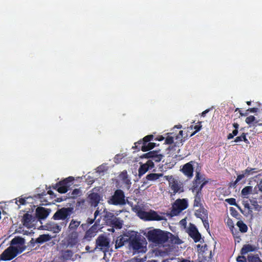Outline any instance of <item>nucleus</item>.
<instances>
[{
	"mask_svg": "<svg viewBox=\"0 0 262 262\" xmlns=\"http://www.w3.org/2000/svg\"><path fill=\"white\" fill-rule=\"evenodd\" d=\"M100 210V217L98 219L102 220V223L100 225L103 227V225L109 226L111 227L115 228L116 229H121L123 225V221L120 220L119 217H117L112 213L104 208L103 211Z\"/></svg>",
	"mask_w": 262,
	"mask_h": 262,
	"instance_id": "obj_1",
	"label": "nucleus"
},
{
	"mask_svg": "<svg viewBox=\"0 0 262 262\" xmlns=\"http://www.w3.org/2000/svg\"><path fill=\"white\" fill-rule=\"evenodd\" d=\"M167 232L160 229H154L147 231L145 236L149 242L156 245H162L168 240Z\"/></svg>",
	"mask_w": 262,
	"mask_h": 262,
	"instance_id": "obj_2",
	"label": "nucleus"
},
{
	"mask_svg": "<svg viewBox=\"0 0 262 262\" xmlns=\"http://www.w3.org/2000/svg\"><path fill=\"white\" fill-rule=\"evenodd\" d=\"M72 211L73 208L71 207H63L57 210L53 215V219L55 220H65L61 225L66 226Z\"/></svg>",
	"mask_w": 262,
	"mask_h": 262,
	"instance_id": "obj_3",
	"label": "nucleus"
},
{
	"mask_svg": "<svg viewBox=\"0 0 262 262\" xmlns=\"http://www.w3.org/2000/svg\"><path fill=\"white\" fill-rule=\"evenodd\" d=\"M188 204L186 199H178L172 205L171 210L170 211V215L171 216L178 215L182 211L188 207Z\"/></svg>",
	"mask_w": 262,
	"mask_h": 262,
	"instance_id": "obj_4",
	"label": "nucleus"
},
{
	"mask_svg": "<svg viewBox=\"0 0 262 262\" xmlns=\"http://www.w3.org/2000/svg\"><path fill=\"white\" fill-rule=\"evenodd\" d=\"M108 203L114 205H124L126 204L124 193L121 189H117L108 201Z\"/></svg>",
	"mask_w": 262,
	"mask_h": 262,
	"instance_id": "obj_5",
	"label": "nucleus"
},
{
	"mask_svg": "<svg viewBox=\"0 0 262 262\" xmlns=\"http://www.w3.org/2000/svg\"><path fill=\"white\" fill-rule=\"evenodd\" d=\"M74 180L72 177H69L68 178L60 181L56 183L53 188L57 189V190L60 193H64L68 190V188L71 186L70 183Z\"/></svg>",
	"mask_w": 262,
	"mask_h": 262,
	"instance_id": "obj_6",
	"label": "nucleus"
},
{
	"mask_svg": "<svg viewBox=\"0 0 262 262\" xmlns=\"http://www.w3.org/2000/svg\"><path fill=\"white\" fill-rule=\"evenodd\" d=\"M129 246L135 251H139L142 248L140 237L135 231L130 232Z\"/></svg>",
	"mask_w": 262,
	"mask_h": 262,
	"instance_id": "obj_7",
	"label": "nucleus"
},
{
	"mask_svg": "<svg viewBox=\"0 0 262 262\" xmlns=\"http://www.w3.org/2000/svg\"><path fill=\"white\" fill-rule=\"evenodd\" d=\"M18 253V249L17 247L10 246L0 255V260H11L16 256Z\"/></svg>",
	"mask_w": 262,
	"mask_h": 262,
	"instance_id": "obj_8",
	"label": "nucleus"
},
{
	"mask_svg": "<svg viewBox=\"0 0 262 262\" xmlns=\"http://www.w3.org/2000/svg\"><path fill=\"white\" fill-rule=\"evenodd\" d=\"M144 221H160L165 220L164 216L160 215L157 212L150 210L149 211H144L141 218Z\"/></svg>",
	"mask_w": 262,
	"mask_h": 262,
	"instance_id": "obj_9",
	"label": "nucleus"
},
{
	"mask_svg": "<svg viewBox=\"0 0 262 262\" xmlns=\"http://www.w3.org/2000/svg\"><path fill=\"white\" fill-rule=\"evenodd\" d=\"M187 232L189 236L193 239L195 243L199 242L201 243L204 242V239L202 238L201 233L194 224H190Z\"/></svg>",
	"mask_w": 262,
	"mask_h": 262,
	"instance_id": "obj_10",
	"label": "nucleus"
},
{
	"mask_svg": "<svg viewBox=\"0 0 262 262\" xmlns=\"http://www.w3.org/2000/svg\"><path fill=\"white\" fill-rule=\"evenodd\" d=\"M102 228V227L100 225V219H98L96 220L94 224L86 231L84 238L90 240L94 237L98 231Z\"/></svg>",
	"mask_w": 262,
	"mask_h": 262,
	"instance_id": "obj_11",
	"label": "nucleus"
},
{
	"mask_svg": "<svg viewBox=\"0 0 262 262\" xmlns=\"http://www.w3.org/2000/svg\"><path fill=\"white\" fill-rule=\"evenodd\" d=\"M96 248L101 250L106 251L109 248L110 242L108 238L104 235H100L96 240Z\"/></svg>",
	"mask_w": 262,
	"mask_h": 262,
	"instance_id": "obj_12",
	"label": "nucleus"
},
{
	"mask_svg": "<svg viewBox=\"0 0 262 262\" xmlns=\"http://www.w3.org/2000/svg\"><path fill=\"white\" fill-rule=\"evenodd\" d=\"M163 157L162 154L159 153V150H152L143 154L141 156V158L150 159L155 162H159L161 161Z\"/></svg>",
	"mask_w": 262,
	"mask_h": 262,
	"instance_id": "obj_13",
	"label": "nucleus"
},
{
	"mask_svg": "<svg viewBox=\"0 0 262 262\" xmlns=\"http://www.w3.org/2000/svg\"><path fill=\"white\" fill-rule=\"evenodd\" d=\"M194 163V161H191L185 164L181 169L183 173L189 179H191L193 176V164Z\"/></svg>",
	"mask_w": 262,
	"mask_h": 262,
	"instance_id": "obj_14",
	"label": "nucleus"
},
{
	"mask_svg": "<svg viewBox=\"0 0 262 262\" xmlns=\"http://www.w3.org/2000/svg\"><path fill=\"white\" fill-rule=\"evenodd\" d=\"M67 246L72 248L78 242V234L76 231L71 232L66 238Z\"/></svg>",
	"mask_w": 262,
	"mask_h": 262,
	"instance_id": "obj_15",
	"label": "nucleus"
},
{
	"mask_svg": "<svg viewBox=\"0 0 262 262\" xmlns=\"http://www.w3.org/2000/svg\"><path fill=\"white\" fill-rule=\"evenodd\" d=\"M130 232L123 234L117 237L115 242V248L118 249L122 247L126 243L129 242Z\"/></svg>",
	"mask_w": 262,
	"mask_h": 262,
	"instance_id": "obj_16",
	"label": "nucleus"
},
{
	"mask_svg": "<svg viewBox=\"0 0 262 262\" xmlns=\"http://www.w3.org/2000/svg\"><path fill=\"white\" fill-rule=\"evenodd\" d=\"M88 198L91 206L96 207L101 200V196L97 193L93 192L88 195Z\"/></svg>",
	"mask_w": 262,
	"mask_h": 262,
	"instance_id": "obj_17",
	"label": "nucleus"
},
{
	"mask_svg": "<svg viewBox=\"0 0 262 262\" xmlns=\"http://www.w3.org/2000/svg\"><path fill=\"white\" fill-rule=\"evenodd\" d=\"M204 180V176L202 175L200 171H196V175L195 179L193 181V185L191 188L192 192H194L195 191H196L198 188V186L199 187L200 184L201 183V181H203Z\"/></svg>",
	"mask_w": 262,
	"mask_h": 262,
	"instance_id": "obj_18",
	"label": "nucleus"
},
{
	"mask_svg": "<svg viewBox=\"0 0 262 262\" xmlns=\"http://www.w3.org/2000/svg\"><path fill=\"white\" fill-rule=\"evenodd\" d=\"M49 209L43 207H38L36 210V216L39 219H45L49 214Z\"/></svg>",
	"mask_w": 262,
	"mask_h": 262,
	"instance_id": "obj_19",
	"label": "nucleus"
},
{
	"mask_svg": "<svg viewBox=\"0 0 262 262\" xmlns=\"http://www.w3.org/2000/svg\"><path fill=\"white\" fill-rule=\"evenodd\" d=\"M120 179L122 181L123 183L125 184L127 188H129L132 184L130 179L128 178L127 171L126 170L122 171L119 176Z\"/></svg>",
	"mask_w": 262,
	"mask_h": 262,
	"instance_id": "obj_20",
	"label": "nucleus"
},
{
	"mask_svg": "<svg viewBox=\"0 0 262 262\" xmlns=\"http://www.w3.org/2000/svg\"><path fill=\"white\" fill-rule=\"evenodd\" d=\"M32 220V215L27 213H25L21 219V223L23 225L28 228H30L31 227V222Z\"/></svg>",
	"mask_w": 262,
	"mask_h": 262,
	"instance_id": "obj_21",
	"label": "nucleus"
},
{
	"mask_svg": "<svg viewBox=\"0 0 262 262\" xmlns=\"http://www.w3.org/2000/svg\"><path fill=\"white\" fill-rule=\"evenodd\" d=\"M194 215L196 217L201 219V220L208 218L207 211L203 207L196 210L194 213Z\"/></svg>",
	"mask_w": 262,
	"mask_h": 262,
	"instance_id": "obj_22",
	"label": "nucleus"
},
{
	"mask_svg": "<svg viewBox=\"0 0 262 262\" xmlns=\"http://www.w3.org/2000/svg\"><path fill=\"white\" fill-rule=\"evenodd\" d=\"M166 233H168L167 236H168V239H169V242L172 244L180 245L182 243V240L180 239L178 236H174L169 232H167Z\"/></svg>",
	"mask_w": 262,
	"mask_h": 262,
	"instance_id": "obj_23",
	"label": "nucleus"
},
{
	"mask_svg": "<svg viewBox=\"0 0 262 262\" xmlns=\"http://www.w3.org/2000/svg\"><path fill=\"white\" fill-rule=\"evenodd\" d=\"M73 255V252L71 250H63L61 252V258L64 260H70Z\"/></svg>",
	"mask_w": 262,
	"mask_h": 262,
	"instance_id": "obj_24",
	"label": "nucleus"
},
{
	"mask_svg": "<svg viewBox=\"0 0 262 262\" xmlns=\"http://www.w3.org/2000/svg\"><path fill=\"white\" fill-rule=\"evenodd\" d=\"M163 176V174L162 173H151L150 174H147L146 176V180L147 182L148 181H154L157 180L160 178H161Z\"/></svg>",
	"mask_w": 262,
	"mask_h": 262,
	"instance_id": "obj_25",
	"label": "nucleus"
},
{
	"mask_svg": "<svg viewBox=\"0 0 262 262\" xmlns=\"http://www.w3.org/2000/svg\"><path fill=\"white\" fill-rule=\"evenodd\" d=\"M255 250V248L253 246L250 244L245 245L241 250V253L242 255H244L249 252L254 251Z\"/></svg>",
	"mask_w": 262,
	"mask_h": 262,
	"instance_id": "obj_26",
	"label": "nucleus"
},
{
	"mask_svg": "<svg viewBox=\"0 0 262 262\" xmlns=\"http://www.w3.org/2000/svg\"><path fill=\"white\" fill-rule=\"evenodd\" d=\"M51 239V237L49 234L40 235L36 239V243L38 244H42L44 242L49 241Z\"/></svg>",
	"mask_w": 262,
	"mask_h": 262,
	"instance_id": "obj_27",
	"label": "nucleus"
},
{
	"mask_svg": "<svg viewBox=\"0 0 262 262\" xmlns=\"http://www.w3.org/2000/svg\"><path fill=\"white\" fill-rule=\"evenodd\" d=\"M196 194L194 196V200L193 203L194 207H201L202 206V193L195 192Z\"/></svg>",
	"mask_w": 262,
	"mask_h": 262,
	"instance_id": "obj_28",
	"label": "nucleus"
},
{
	"mask_svg": "<svg viewBox=\"0 0 262 262\" xmlns=\"http://www.w3.org/2000/svg\"><path fill=\"white\" fill-rule=\"evenodd\" d=\"M133 210L136 213L138 217H139L141 219L143 215L144 212V210H143L142 207H141L139 205H136L133 207Z\"/></svg>",
	"mask_w": 262,
	"mask_h": 262,
	"instance_id": "obj_29",
	"label": "nucleus"
},
{
	"mask_svg": "<svg viewBox=\"0 0 262 262\" xmlns=\"http://www.w3.org/2000/svg\"><path fill=\"white\" fill-rule=\"evenodd\" d=\"M239 231L242 233H245L248 230L247 226L242 221H238L236 223Z\"/></svg>",
	"mask_w": 262,
	"mask_h": 262,
	"instance_id": "obj_30",
	"label": "nucleus"
},
{
	"mask_svg": "<svg viewBox=\"0 0 262 262\" xmlns=\"http://www.w3.org/2000/svg\"><path fill=\"white\" fill-rule=\"evenodd\" d=\"M24 239L20 237H19V236H17V237H15L14 238H13L11 241V246H13L14 245H23L24 244Z\"/></svg>",
	"mask_w": 262,
	"mask_h": 262,
	"instance_id": "obj_31",
	"label": "nucleus"
},
{
	"mask_svg": "<svg viewBox=\"0 0 262 262\" xmlns=\"http://www.w3.org/2000/svg\"><path fill=\"white\" fill-rule=\"evenodd\" d=\"M80 222L75 221L73 219L70 223L69 229L70 230H73V231H75V230L77 229L78 226L80 225Z\"/></svg>",
	"mask_w": 262,
	"mask_h": 262,
	"instance_id": "obj_32",
	"label": "nucleus"
},
{
	"mask_svg": "<svg viewBox=\"0 0 262 262\" xmlns=\"http://www.w3.org/2000/svg\"><path fill=\"white\" fill-rule=\"evenodd\" d=\"M156 146V143L149 142L145 145H142L141 149L143 151H147L154 148Z\"/></svg>",
	"mask_w": 262,
	"mask_h": 262,
	"instance_id": "obj_33",
	"label": "nucleus"
},
{
	"mask_svg": "<svg viewBox=\"0 0 262 262\" xmlns=\"http://www.w3.org/2000/svg\"><path fill=\"white\" fill-rule=\"evenodd\" d=\"M99 214L100 210H99V208H97V209L94 212V219L88 218L86 220V223L89 225L92 224L93 223L96 222V220H98L97 217L98 215H99Z\"/></svg>",
	"mask_w": 262,
	"mask_h": 262,
	"instance_id": "obj_34",
	"label": "nucleus"
},
{
	"mask_svg": "<svg viewBox=\"0 0 262 262\" xmlns=\"http://www.w3.org/2000/svg\"><path fill=\"white\" fill-rule=\"evenodd\" d=\"M252 191V187L251 186H248L245 187L241 191V194L243 196L245 197L248 194H250Z\"/></svg>",
	"mask_w": 262,
	"mask_h": 262,
	"instance_id": "obj_35",
	"label": "nucleus"
},
{
	"mask_svg": "<svg viewBox=\"0 0 262 262\" xmlns=\"http://www.w3.org/2000/svg\"><path fill=\"white\" fill-rule=\"evenodd\" d=\"M183 131L180 130L178 135L176 136L175 139L177 140L174 143V146H179V144L182 143Z\"/></svg>",
	"mask_w": 262,
	"mask_h": 262,
	"instance_id": "obj_36",
	"label": "nucleus"
},
{
	"mask_svg": "<svg viewBox=\"0 0 262 262\" xmlns=\"http://www.w3.org/2000/svg\"><path fill=\"white\" fill-rule=\"evenodd\" d=\"M148 169V167L146 166V165H145L144 164L141 165L138 170L139 176L141 177L142 176L145 174Z\"/></svg>",
	"mask_w": 262,
	"mask_h": 262,
	"instance_id": "obj_37",
	"label": "nucleus"
},
{
	"mask_svg": "<svg viewBox=\"0 0 262 262\" xmlns=\"http://www.w3.org/2000/svg\"><path fill=\"white\" fill-rule=\"evenodd\" d=\"M170 189L173 191L172 193L174 195L180 190V187L177 182L174 181L170 185Z\"/></svg>",
	"mask_w": 262,
	"mask_h": 262,
	"instance_id": "obj_38",
	"label": "nucleus"
},
{
	"mask_svg": "<svg viewBox=\"0 0 262 262\" xmlns=\"http://www.w3.org/2000/svg\"><path fill=\"white\" fill-rule=\"evenodd\" d=\"M255 169L256 168L248 167L245 170L242 171V173H244L246 177H248L256 172Z\"/></svg>",
	"mask_w": 262,
	"mask_h": 262,
	"instance_id": "obj_39",
	"label": "nucleus"
},
{
	"mask_svg": "<svg viewBox=\"0 0 262 262\" xmlns=\"http://www.w3.org/2000/svg\"><path fill=\"white\" fill-rule=\"evenodd\" d=\"M248 262H262L261 259L257 255H252L248 256Z\"/></svg>",
	"mask_w": 262,
	"mask_h": 262,
	"instance_id": "obj_40",
	"label": "nucleus"
},
{
	"mask_svg": "<svg viewBox=\"0 0 262 262\" xmlns=\"http://www.w3.org/2000/svg\"><path fill=\"white\" fill-rule=\"evenodd\" d=\"M198 123H199V125H195L194 126H193L192 125H191L190 126V128H191V129L194 128L195 130L193 133H192L190 135V137H192V136L195 135L198 132H199V130H201V129L202 128V125H201V122H199Z\"/></svg>",
	"mask_w": 262,
	"mask_h": 262,
	"instance_id": "obj_41",
	"label": "nucleus"
},
{
	"mask_svg": "<svg viewBox=\"0 0 262 262\" xmlns=\"http://www.w3.org/2000/svg\"><path fill=\"white\" fill-rule=\"evenodd\" d=\"M227 225L233 234V229H234V224L232 219L228 218L227 221Z\"/></svg>",
	"mask_w": 262,
	"mask_h": 262,
	"instance_id": "obj_42",
	"label": "nucleus"
},
{
	"mask_svg": "<svg viewBox=\"0 0 262 262\" xmlns=\"http://www.w3.org/2000/svg\"><path fill=\"white\" fill-rule=\"evenodd\" d=\"M80 193H81V191L79 190V189H75L72 191L71 195V196H69V198L74 199V198H76L77 196H78V195H79Z\"/></svg>",
	"mask_w": 262,
	"mask_h": 262,
	"instance_id": "obj_43",
	"label": "nucleus"
},
{
	"mask_svg": "<svg viewBox=\"0 0 262 262\" xmlns=\"http://www.w3.org/2000/svg\"><path fill=\"white\" fill-rule=\"evenodd\" d=\"M225 202L228 203L229 204H230L231 205L235 206L238 207L237 204L236 203V200L234 198L226 199L225 200Z\"/></svg>",
	"mask_w": 262,
	"mask_h": 262,
	"instance_id": "obj_44",
	"label": "nucleus"
},
{
	"mask_svg": "<svg viewBox=\"0 0 262 262\" xmlns=\"http://www.w3.org/2000/svg\"><path fill=\"white\" fill-rule=\"evenodd\" d=\"M256 120V118L254 116L251 115L246 118L245 120V122L248 124H251L252 123L254 122Z\"/></svg>",
	"mask_w": 262,
	"mask_h": 262,
	"instance_id": "obj_45",
	"label": "nucleus"
},
{
	"mask_svg": "<svg viewBox=\"0 0 262 262\" xmlns=\"http://www.w3.org/2000/svg\"><path fill=\"white\" fill-rule=\"evenodd\" d=\"M146 145V144L144 142V141L142 139V140H140L137 142L135 143V146L134 147L140 149H141V147L142 146V145Z\"/></svg>",
	"mask_w": 262,
	"mask_h": 262,
	"instance_id": "obj_46",
	"label": "nucleus"
},
{
	"mask_svg": "<svg viewBox=\"0 0 262 262\" xmlns=\"http://www.w3.org/2000/svg\"><path fill=\"white\" fill-rule=\"evenodd\" d=\"M154 138V136L152 135H149L146 136L143 138V140L144 141V142L145 144L149 143V141L152 140Z\"/></svg>",
	"mask_w": 262,
	"mask_h": 262,
	"instance_id": "obj_47",
	"label": "nucleus"
},
{
	"mask_svg": "<svg viewBox=\"0 0 262 262\" xmlns=\"http://www.w3.org/2000/svg\"><path fill=\"white\" fill-rule=\"evenodd\" d=\"M61 227L57 224L53 225L52 228V230L54 232V233H56L59 232L61 231Z\"/></svg>",
	"mask_w": 262,
	"mask_h": 262,
	"instance_id": "obj_48",
	"label": "nucleus"
},
{
	"mask_svg": "<svg viewBox=\"0 0 262 262\" xmlns=\"http://www.w3.org/2000/svg\"><path fill=\"white\" fill-rule=\"evenodd\" d=\"M165 143L166 144H172L173 143H174V142H173V137L169 136H167L166 138V139H165Z\"/></svg>",
	"mask_w": 262,
	"mask_h": 262,
	"instance_id": "obj_49",
	"label": "nucleus"
},
{
	"mask_svg": "<svg viewBox=\"0 0 262 262\" xmlns=\"http://www.w3.org/2000/svg\"><path fill=\"white\" fill-rule=\"evenodd\" d=\"M144 164L148 167V169H151L155 166L153 161L150 159L148 160Z\"/></svg>",
	"mask_w": 262,
	"mask_h": 262,
	"instance_id": "obj_50",
	"label": "nucleus"
},
{
	"mask_svg": "<svg viewBox=\"0 0 262 262\" xmlns=\"http://www.w3.org/2000/svg\"><path fill=\"white\" fill-rule=\"evenodd\" d=\"M197 248L200 250L201 252H205L207 250V245L206 244L204 245L199 244L197 245Z\"/></svg>",
	"mask_w": 262,
	"mask_h": 262,
	"instance_id": "obj_51",
	"label": "nucleus"
},
{
	"mask_svg": "<svg viewBox=\"0 0 262 262\" xmlns=\"http://www.w3.org/2000/svg\"><path fill=\"white\" fill-rule=\"evenodd\" d=\"M204 227L206 228V229L208 231L209 229V224L208 223V218L206 219H203L202 220Z\"/></svg>",
	"mask_w": 262,
	"mask_h": 262,
	"instance_id": "obj_52",
	"label": "nucleus"
},
{
	"mask_svg": "<svg viewBox=\"0 0 262 262\" xmlns=\"http://www.w3.org/2000/svg\"><path fill=\"white\" fill-rule=\"evenodd\" d=\"M236 260L237 262H247L246 258L243 255L238 256Z\"/></svg>",
	"mask_w": 262,
	"mask_h": 262,
	"instance_id": "obj_53",
	"label": "nucleus"
},
{
	"mask_svg": "<svg viewBox=\"0 0 262 262\" xmlns=\"http://www.w3.org/2000/svg\"><path fill=\"white\" fill-rule=\"evenodd\" d=\"M26 199L27 198H19L18 202L19 203L20 205H25L27 204ZM17 201L16 202V204H17Z\"/></svg>",
	"mask_w": 262,
	"mask_h": 262,
	"instance_id": "obj_54",
	"label": "nucleus"
},
{
	"mask_svg": "<svg viewBox=\"0 0 262 262\" xmlns=\"http://www.w3.org/2000/svg\"><path fill=\"white\" fill-rule=\"evenodd\" d=\"M243 133L241 135V136L236 137L234 142H238L239 141H243Z\"/></svg>",
	"mask_w": 262,
	"mask_h": 262,
	"instance_id": "obj_55",
	"label": "nucleus"
},
{
	"mask_svg": "<svg viewBox=\"0 0 262 262\" xmlns=\"http://www.w3.org/2000/svg\"><path fill=\"white\" fill-rule=\"evenodd\" d=\"M246 176L244 173H242V174H240L237 176L236 178V182H239L240 180H241L242 179L245 178Z\"/></svg>",
	"mask_w": 262,
	"mask_h": 262,
	"instance_id": "obj_56",
	"label": "nucleus"
},
{
	"mask_svg": "<svg viewBox=\"0 0 262 262\" xmlns=\"http://www.w3.org/2000/svg\"><path fill=\"white\" fill-rule=\"evenodd\" d=\"M204 186H203V183H201L200 184V186L198 187V188L196 190V191H195L194 192H199V193H202V188L204 187Z\"/></svg>",
	"mask_w": 262,
	"mask_h": 262,
	"instance_id": "obj_57",
	"label": "nucleus"
},
{
	"mask_svg": "<svg viewBox=\"0 0 262 262\" xmlns=\"http://www.w3.org/2000/svg\"><path fill=\"white\" fill-rule=\"evenodd\" d=\"M258 110L257 108L256 107H253V108H250L247 110V112H250L251 113H256Z\"/></svg>",
	"mask_w": 262,
	"mask_h": 262,
	"instance_id": "obj_58",
	"label": "nucleus"
},
{
	"mask_svg": "<svg viewBox=\"0 0 262 262\" xmlns=\"http://www.w3.org/2000/svg\"><path fill=\"white\" fill-rule=\"evenodd\" d=\"M246 134H247L243 133V141H244L246 143L248 144L249 143V141L246 138Z\"/></svg>",
	"mask_w": 262,
	"mask_h": 262,
	"instance_id": "obj_59",
	"label": "nucleus"
},
{
	"mask_svg": "<svg viewBox=\"0 0 262 262\" xmlns=\"http://www.w3.org/2000/svg\"><path fill=\"white\" fill-rule=\"evenodd\" d=\"M230 211H231V214L233 216H235L236 215V214L237 213V211H236V210L234 208L231 207L230 208Z\"/></svg>",
	"mask_w": 262,
	"mask_h": 262,
	"instance_id": "obj_60",
	"label": "nucleus"
},
{
	"mask_svg": "<svg viewBox=\"0 0 262 262\" xmlns=\"http://www.w3.org/2000/svg\"><path fill=\"white\" fill-rule=\"evenodd\" d=\"M48 193L51 195L52 198H54L56 196V195L52 190H48Z\"/></svg>",
	"mask_w": 262,
	"mask_h": 262,
	"instance_id": "obj_61",
	"label": "nucleus"
},
{
	"mask_svg": "<svg viewBox=\"0 0 262 262\" xmlns=\"http://www.w3.org/2000/svg\"><path fill=\"white\" fill-rule=\"evenodd\" d=\"M164 139V137H163L162 136H160L156 139V140H158L159 141H163Z\"/></svg>",
	"mask_w": 262,
	"mask_h": 262,
	"instance_id": "obj_62",
	"label": "nucleus"
},
{
	"mask_svg": "<svg viewBox=\"0 0 262 262\" xmlns=\"http://www.w3.org/2000/svg\"><path fill=\"white\" fill-rule=\"evenodd\" d=\"M209 111V110H206L205 111H203L201 114V116L205 117L207 113Z\"/></svg>",
	"mask_w": 262,
	"mask_h": 262,
	"instance_id": "obj_63",
	"label": "nucleus"
},
{
	"mask_svg": "<svg viewBox=\"0 0 262 262\" xmlns=\"http://www.w3.org/2000/svg\"><path fill=\"white\" fill-rule=\"evenodd\" d=\"M233 137H234V136L231 133L229 134L227 136V139L228 140L232 139L233 138Z\"/></svg>",
	"mask_w": 262,
	"mask_h": 262,
	"instance_id": "obj_64",
	"label": "nucleus"
}]
</instances>
